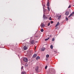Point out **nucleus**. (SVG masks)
I'll return each mask as SVG.
<instances>
[{"instance_id": "nucleus-22", "label": "nucleus", "mask_w": 74, "mask_h": 74, "mask_svg": "<svg viewBox=\"0 0 74 74\" xmlns=\"http://www.w3.org/2000/svg\"><path fill=\"white\" fill-rule=\"evenodd\" d=\"M51 23V24H52V23H53V21H51L50 22Z\"/></svg>"}, {"instance_id": "nucleus-30", "label": "nucleus", "mask_w": 74, "mask_h": 74, "mask_svg": "<svg viewBox=\"0 0 74 74\" xmlns=\"http://www.w3.org/2000/svg\"><path fill=\"white\" fill-rule=\"evenodd\" d=\"M66 21H67V20H68V18H67V17L66 18Z\"/></svg>"}, {"instance_id": "nucleus-15", "label": "nucleus", "mask_w": 74, "mask_h": 74, "mask_svg": "<svg viewBox=\"0 0 74 74\" xmlns=\"http://www.w3.org/2000/svg\"><path fill=\"white\" fill-rule=\"evenodd\" d=\"M60 18H61V15H60L58 17V19H60Z\"/></svg>"}, {"instance_id": "nucleus-3", "label": "nucleus", "mask_w": 74, "mask_h": 74, "mask_svg": "<svg viewBox=\"0 0 74 74\" xmlns=\"http://www.w3.org/2000/svg\"><path fill=\"white\" fill-rule=\"evenodd\" d=\"M69 12L68 11H66L65 14L66 15H69Z\"/></svg>"}, {"instance_id": "nucleus-27", "label": "nucleus", "mask_w": 74, "mask_h": 74, "mask_svg": "<svg viewBox=\"0 0 74 74\" xmlns=\"http://www.w3.org/2000/svg\"><path fill=\"white\" fill-rule=\"evenodd\" d=\"M49 25H50V23H49L48 25V26H49Z\"/></svg>"}, {"instance_id": "nucleus-14", "label": "nucleus", "mask_w": 74, "mask_h": 74, "mask_svg": "<svg viewBox=\"0 0 74 74\" xmlns=\"http://www.w3.org/2000/svg\"><path fill=\"white\" fill-rule=\"evenodd\" d=\"M50 48H51V49H53V46H52V45H51Z\"/></svg>"}, {"instance_id": "nucleus-5", "label": "nucleus", "mask_w": 74, "mask_h": 74, "mask_svg": "<svg viewBox=\"0 0 74 74\" xmlns=\"http://www.w3.org/2000/svg\"><path fill=\"white\" fill-rule=\"evenodd\" d=\"M35 70L36 71H37L38 70V66L36 67L35 68Z\"/></svg>"}, {"instance_id": "nucleus-19", "label": "nucleus", "mask_w": 74, "mask_h": 74, "mask_svg": "<svg viewBox=\"0 0 74 74\" xmlns=\"http://www.w3.org/2000/svg\"><path fill=\"white\" fill-rule=\"evenodd\" d=\"M47 8H48V11H50V9L48 7H47Z\"/></svg>"}, {"instance_id": "nucleus-12", "label": "nucleus", "mask_w": 74, "mask_h": 74, "mask_svg": "<svg viewBox=\"0 0 74 74\" xmlns=\"http://www.w3.org/2000/svg\"><path fill=\"white\" fill-rule=\"evenodd\" d=\"M47 6L48 7L49 6V2H48L47 4Z\"/></svg>"}, {"instance_id": "nucleus-4", "label": "nucleus", "mask_w": 74, "mask_h": 74, "mask_svg": "<svg viewBox=\"0 0 74 74\" xmlns=\"http://www.w3.org/2000/svg\"><path fill=\"white\" fill-rule=\"evenodd\" d=\"M73 14H74V12L70 14V15L68 17V18H70V17H71V16H73Z\"/></svg>"}, {"instance_id": "nucleus-11", "label": "nucleus", "mask_w": 74, "mask_h": 74, "mask_svg": "<svg viewBox=\"0 0 74 74\" xmlns=\"http://www.w3.org/2000/svg\"><path fill=\"white\" fill-rule=\"evenodd\" d=\"M49 39V38H46L45 39V40L46 41H48V40Z\"/></svg>"}, {"instance_id": "nucleus-2", "label": "nucleus", "mask_w": 74, "mask_h": 74, "mask_svg": "<svg viewBox=\"0 0 74 74\" xmlns=\"http://www.w3.org/2000/svg\"><path fill=\"white\" fill-rule=\"evenodd\" d=\"M40 26L41 28H42L43 27H44L45 26V25L43 24V23H41L40 25Z\"/></svg>"}, {"instance_id": "nucleus-6", "label": "nucleus", "mask_w": 74, "mask_h": 74, "mask_svg": "<svg viewBox=\"0 0 74 74\" xmlns=\"http://www.w3.org/2000/svg\"><path fill=\"white\" fill-rule=\"evenodd\" d=\"M60 25V23H59V22H58V23H57L55 27H57L58 25Z\"/></svg>"}, {"instance_id": "nucleus-31", "label": "nucleus", "mask_w": 74, "mask_h": 74, "mask_svg": "<svg viewBox=\"0 0 74 74\" xmlns=\"http://www.w3.org/2000/svg\"><path fill=\"white\" fill-rule=\"evenodd\" d=\"M36 47H35V49H36Z\"/></svg>"}, {"instance_id": "nucleus-25", "label": "nucleus", "mask_w": 74, "mask_h": 74, "mask_svg": "<svg viewBox=\"0 0 74 74\" xmlns=\"http://www.w3.org/2000/svg\"><path fill=\"white\" fill-rule=\"evenodd\" d=\"M52 41H54V38H53L52 39Z\"/></svg>"}, {"instance_id": "nucleus-16", "label": "nucleus", "mask_w": 74, "mask_h": 74, "mask_svg": "<svg viewBox=\"0 0 74 74\" xmlns=\"http://www.w3.org/2000/svg\"><path fill=\"white\" fill-rule=\"evenodd\" d=\"M41 32H44V29H41Z\"/></svg>"}, {"instance_id": "nucleus-1", "label": "nucleus", "mask_w": 74, "mask_h": 74, "mask_svg": "<svg viewBox=\"0 0 74 74\" xmlns=\"http://www.w3.org/2000/svg\"><path fill=\"white\" fill-rule=\"evenodd\" d=\"M23 60L25 62H27L28 59L27 58H24L23 59Z\"/></svg>"}, {"instance_id": "nucleus-26", "label": "nucleus", "mask_w": 74, "mask_h": 74, "mask_svg": "<svg viewBox=\"0 0 74 74\" xmlns=\"http://www.w3.org/2000/svg\"><path fill=\"white\" fill-rule=\"evenodd\" d=\"M49 19H50V21H51L52 20V18H51V17H50Z\"/></svg>"}, {"instance_id": "nucleus-10", "label": "nucleus", "mask_w": 74, "mask_h": 74, "mask_svg": "<svg viewBox=\"0 0 74 74\" xmlns=\"http://www.w3.org/2000/svg\"><path fill=\"white\" fill-rule=\"evenodd\" d=\"M37 56V55L36 54H34L33 56V58H36Z\"/></svg>"}, {"instance_id": "nucleus-21", "label": "nucleus", "mask_w": 74, "mask_h": 74, "mask_svg": "<svg viewBox=\"0 0 74 74\" xmlns=\"http://www.w3.org/2000/svg\"><path fill=\"white\" fill-rule=\"evenodd\" d=\"M25 72H23L21 74H25Z\"/></svg>"}, {"instance_id": "nucleus-8", "label": "nucleus", "mask_w": 74, "mask_h": 74, "mask_svg": "<svg viewBox=\"0 0 74 74\" xmlns=\"http://www.w3.org/2000/svg\"><path fill=\"white\" fill-rule=\"evenodd\" d=\"M40 57L38 56L36 57V59L37 60H38L39 59H40Z\"/></svg>"}, {"instance_id": "nucleus-9", "label": "nucleus", "mask_w": 74, "mask_h": 74, "mask_svg": "<svg viewBox=\"0 0 74 74\" xmlns=\"http://www.w3.org/2000/svg\"><path fill=\"white\" fill-rule=\"evenodd\" d=\"M45 49V48L44 47L42 48V51H44Z\"/></svg>"}, {"instance_id": "nucleus-24", "label": "nucleus", "mask_w": 74, "mask_h": 74, "mask_svg": "<svg viewBox=\"0 0 74 74\" xmlns=\"http://www.w3.org/2000/svg\"><path fill=\"white\" fill-rule=\"evenodd\" d=\"M43 17L44 18H45V15H43Z\"/></svg>"}, {"instance_id": "nucleus-18", "label": "nucleus", "mask_w": 74, "mask_h": 74, "mask_svg": "<svg viewBox=\"0 0 74 74\" xmlns=\"http://www.w3.org/2000/svg\"><path fill=\"white\" fill-rule=\"evenodd\" d=\"M49 55H46V57L47 58H49Z\"/></svg>"}, {"instance_id": "nucleus-20", "label": "nucleus", "mask_w": 74, "mask_h": 74, "mask_svg": "<svg viewBox=\"0 0 74 74\" xmlns=\"http://www.w3.org/2000/svg\"><path fill=\"white\" fill-rule=\"evenodd\" d=\"M32 44H34V41L32 40V41L31 42Z\"/></svg>"}, {"instance_id": "nucleus-13", "label": "nucleus", "mask_w": 74, "mask_h": 74, "mask_svg": "<svg viewBox=\"0 0 74 74\" xmlns=\"http://www.w3.org/2000/svg\"><path fill=\"white\" fill-rule=\"evenodd\" d=\"M28 66V64H26L25 65V67H27Z\"/></svg>"}, {"instance_id": "nucleus-28", "label": "nucleus", "mask_w": 74, "mask_h": 74, "mask_svg": "<svg viewBox=\"0 0 74 74\" xmlns=\"http://www.w3.org/2000/svg\"><path fill=\"white\" fill-rule=\"evenodd\" d=\"M45 69H47V66L45 67Z\"/></svg>"}, {"instance_id": "nucleus-29", "label": "nucleus", "mask_w": 74, "mask_h": 74, "mask_svg": "<svg viewBox=\"0 0 74 74\" xmlns=\"http://www.w3.org/2000/svg\"><path fill=\"white\" fill-rule=\"evenodd\" d=\"M70 7H71V5H70L69 6V7H68V8H70Z\"/></svg>"}, {"instance_id": "nucleus-7", "label": "nucleus", "mask_w": 74, "mask_h": 74, "mask_svg": "<svg viewBox=\"0 0 74 74\" xmlns=\"http://www.w3.org/2000/svg\"><path fill=\"white\" fill-rule=\"evenodd\" d=\"M27 49V47L26 46H24V50H26Z\"/></svg>"}, {"instance_id": "nucleus-17", "label": "nucleus", "mask_w": 74, "mask_h": 74, "mask_svg": "<svg viewBox=\"0 0 74 74\" xmlns=\"http://www.w3.org/2000/svg\"><path fill=\"white\" fill-rule=\"evenodd\" d=\"M21 71H22L23 70V66H22L21 68Z\"/></svg>"}, {"instance_id": "nucleus-23", "label": "nucleus", "mask_w": 74, "mask_h": 74, "mask_svg": "<svg viewBox=\"0 0 74 74\" xmlns=\"http://www.w3.org/2000/svg\"><path fill=\"white\" fill-rule=\"evenodd\" d=\"M46 11V10L44 9L43 8V12H44Z\"/></svg>"}]
</instances>
